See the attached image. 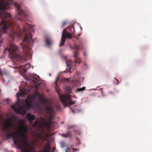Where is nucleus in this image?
Here are the masks:
<instances>
[{"instance_id": "nucleus-13", "label": "nucleus", "mask_w": 152, "mask_h": 152, "mask_svg": "<svg viewBox=\"0 0 152 152\" xmlns=\"http://www.w3.org/2000/svg\"><path fill=\"white\" fill-rule=\"evenodd\" d=\"M74 57L77 58L75 61V63H78L79 64H80L81 62V60L80 58L78 57V51H76L74 52Z\"/></svg>"}, {"instance_id": "nucleus-31", "label": "nucleus", "mask_w": 152, "mask_h": 152, "mask_svg": "<svg viewBox=\"0 0 152 152\" xmlns=\"http://www.w3.org/2000/svg\"><path fill=\"white\" fill-rule=\"evenodd\" d=\"M73 150L74 152H75L76 151V150H75V149H74V148H73Z\"/></svg>"}, {"instance_id": "nucleus-19", "label": "nucleus", "mask_w": 152, "mask_h": 152, "mask_svg": "<svg viewBox=\"0 0 152 152\" xmlns=\"http://www.w3.org/2000/svg\"><path fill=\"white\" fill-rule=\"evenodd\" d=\"M17 36V34L16 32L12 31L10 35V37L12 38V41L15 39V37Z\"/></svg>"}, {"instance_id": "nucleus-15", "label": "nucleus", "mask_w": 152, "mask_h": 152, "mask_svg": "<svg viewBox=\"0 0 152 152\" xmlns=\"http://www.w3.org/2000/svg\"><path fill=\"white\" fill-rule=\"evenodd\" d=\"M61 136L65 138L67 137L71 138L72 137L71 132L70 131H69L66 132L65 133L62 134H61Z\"/></svg>"}, {"instance_id": "nucleus-32", "label": "nucleus", "mask_w": 152, "mask_h": 152, "mask_svg": "<svg viewBox=\"0 0 152 152\" xmlns=\"http://www.w3.org/2000/svg\"><path fill=\"white\" fill-rule=\"evenodd\" d=\"M109 93L111 94H113V92H110Z\"/></svg>"}, {"instance_id": "nucleus-27", "label": "nucleus", "mask_w": 152, "mask_h": 152, "mask_svg": "<svg viewBox=\"0 0 152 152\" xmlns=\"http://www.w3.org/2000/svg\"><path fill=\"white\" fill-rule=\"evenodd\" d=\"M74 127V126H67V128L68 129H69L71 128H73Z\"/></svg>"}, {"instance_id": "nucleus-5", "label": "nucleus", "mask_w": 152, "mask_h": 152, "mask_svg": "<svg viewBox=\"0 0 152 152\" xmlns=\"http://www.w3.org/2000/svg\"><path fill=\"white\" fill-rule=\"evenodd\" d=\"M59 98L62 103L66 106H69L75 103L72 102L70 96L69 95H67L66 94L61 95V96H59Z\"/></svg>"}, {"instance_id": "nucleus-33", "label": "nucleus", "mask_w": 152, "mask_h": 152, "mask_svg": "<svg viewBox=\"0 0 152 152\" xmlns=\"http://www.w3.org/2000/svg\"><path fill=\"white\" fill-rule=\"evenodd\" d=\"M71 110H72V112H73V113H74V111H73V110L72 109H71Z\"/></svg>"}, {"instance_id": "nucleus-10", "label": "nucleus", "mask_w": 152, "mask_h": 152, "mask_svg": "<svg viewBox=\"0 0 152 152\" xmlns=\"http://www.w3.org/2000/svg\"><path fill=\"white\" fill-rule=\"evenodd\" d=\"M16 130H21L23 132L26 133L28 131V127L24 125L22 126H17L15 128Z\"/></svg>"}, {"instance_id": "nucleus-34", "label": "nucleus", "mask_w": 152, "mask_h": 152, "mask_svg": "<svg viewBox=\"0 0 152 152\" xmlns=\"http://www.w3.org/2000/svg\"><path fill=\"white\" fill-rule=\"evenodd\" d=\"M77 139L78 140V138H77Z\"/></svg>"}, {"instance_id": "nucleus-23", "label": "nucleus", "mask_w": 152, "mask_h": 152, "mask_svg": "<svg viewBox=\"0 0 152 152\" xmlns=\"http://www.w3.org/2000/svg\"><path fill=\"white\" fill-rule=\"evenodd\" d=\"M56 108L58 110H60L61 109V107L60 105H58L57 106Z\"/></svg>"}, {"instance_id": "nucleus-25", "label": "nucleus", "mask_w": 152, "mask_h": 152, "mask_svg": "<svg viewBox=\"0 0 152 152\" xmlns=\"http://www.w3.org/2000/svg\"><path fill=\"white\" fill-rule=\"evenodd\" d=\"M75 48L76 49L78 50V49H80V48L78 46H76V45H75Z\"/></svg>"}, {"instance_id": "nucleus-9", "label": "nucleus", "mask_w": 152, "mask_h": 152, "mask_svg": "<svg viewBox=\"0 0 152 152\" xmlns=\"http://www.w3.org/2000/svg\"><path fill=\"white\" fill-rule=\"evenodd\" d=\"M34 97V96H28L25 99L26 106L27 109L31 107L32 100Z\"/></svg>"}, {"instance_id": "nucleus-17", "label": "nucleus", "mask_w": 152, "mask_h": 152, "mask_svg": "<svg viewBox=\"0 0 152 152\" xmlns=\"http://www.w3.org/2000/svg\"><path fill=\"white\" fill-rule=\"evenodd\" d=\"M45 42L47 45L48 46H50L51 45L52 42V41L51 39L49 37H47L45 40Z\"/></svg>"}, {"instance_id": "nucleus-20", "label": "nucleus", "mask_w": 152, "mask_h": 152, "mask_svg": "<svg viewBox=\"0 0 152 152\" xmlns=\"http://www.w3.org/2000/svg\"><path fill=\"white\" fill-rule=\"evenodd\" d=\"M52 124V122L49 121H46L45 123V125L47 127L48 129H50L51 126Z\"/></svg>"}, {"instance_id": "nucleus-21", "label": "nucleus", "mask_w": 152, "mask_h": 152, "mask_svg": "<svg viewBox=\"0 0 152 152\" xmlns=\"http://www.w3.org/2000/svg\"><path fill=\"white\" fill-rule=\"evenodd\" d=\"M74 26L75 24H73L71 26L69 27L68 28L70 31L72 33H73L74 32H75Z\"/></svg>"}, {"instance_id": "nucleus-3", "label": "nucleus", "mask_w": 152, "mask_h": 152, "mask_svg": "<svg viewBox=\"0 0 152 152\" xmlns=\"http://www.w3.org/2000/svg\"><path fill=\"white\" fill-rule=\"evenodd\" d=\"M8 5V4H5L4 0H0V37L7 32L8 29L13 24L10 21L11 15L5 11Z\"/></svg>"}, {"instance_id": "nucleus-12", "label": "nucleus", "mask_w": 152, "mask_h": 152, "mask_svg": "<svg viewBox=\"0 0 152 152\" xmlns=\"http://www.w3.org/2000/svg\"><path fill=\"white\" fill-rule=\"evenodd\" d=\"M61 147L66 152H70L71 150L66 145L65 143L64 142H61Z\"/></svg>"}, {"instance_id": "nucleus-14", "label": "nucleus", "mask_w": 152, "mask_h": 152, "mask_svg": "<svg viewBox=\"0 0 152 152\" xmlns=\"http://www.w3.org/2000/svg\"><path fill=\"white\" fill-rule=\"evenodd\" d=\"M26 117L30 122H31L33 120L35 119L34 115H31L30 113L27 114Z\"/></svg>"}, {"instance_id": "nucleus-8", "label": "nucleus", "mask_w": 152, "mask_h": 152, "mask_svg": "<svg viewBox=\"0 0 152 152\" xmlns=\"http://www.w3.org/2000/svg\"><path fill=\"white\" fill-rule=\"evenodd\" d=\"M45 110L49 113V118L48 121L52 122L54 115V110L53 108L50 105L46 106L45 107Z\"/></svg>"}, {"instance_id": "nucleus-6", "label": "nucleus", "mask_w": 152, "mask_h": 152, "mask_svg": "<svg viewBox=\"0 0 152 152\" xmlns=\"http://www.w3.org/2000/svg\"><path fill=\"white\" fill-rule=\"evenodd\" d=\"M73 38V35L72 33L67 32V29H65L63 31L61 39L60 42V47L63 46L65 42L66 39H71Z\"/></svg>"}, {"instance_id": "nucleus-24", "label": "nucleus", "mask_w": 152, "mask_h": 152, "mask_svg": "<svg viewBox=\"0 0 152 152\" xmlns=\"http://www.w3.org/2000/svg\"><path fill=\"white\" fill-rule=\"evenodd\" d=\"M67 24V23L66 22H63L62 24V26H64L65 25H66Z\"/></svg>"}, {"instance_id": "nucleus-26", "label": "nucleus", "mask_w": 152, "mask_h": 152, "mask_svg": "<svg viewBox=\"0 0 152 152\" xmlns=\"http://www.w3.org/2000/svg\"><path fill=\"white\" fill-rule=\"evenodd\" d=\"M114 79L115 80H116L117 81V83H116V85H118V84H119L118 80L116 78H115Z\"/></svg>"}, {"instance_id": "nucleus-11", "label": "nucleus", "mask_w": 152, "mask_h": 152, "mask_svg": "<svg viewBox=\"0 0 152 152\" xmlns=\"http://www.w3.org/2000/svg\"><path fill=\"white\" fill-rule=\"evenodd\" d=\"M66 61V63L67 65V66L68 67V69L67 70L66 72H69L70 73L71 72V69L72 68V61L71 60H66V58H65Z\"/></svg>"}, {"instance_id": "nucleus-18", "label": "nucleus", "mask_w": 152, "mask_h": 152, "mask_svg": "<svg viewBox=\"0 0 152 152\" xmlns=\"http://www.w3.org/2000/svg\"><path fill=\"white\" fill-rule=\"evenodd\" d=\"M23 67L24 69L23 70V71L24 74L26 73L27 70L29 68V64H27L25 66H24Z\"/></svg>"}, {"instance_id": "nucleus-22", "label": "nucleus", "mask_w": 152, "mask_h": 152, "mask_svg": "<svg viewBox=\"0 0 152 152\" xmlns=\"http://www.w3.org/2000/svg\"><path fill=\"white\" fill-rule=\"evenodd\" d=\"M86 87H84L82 88L77 89L76 91H84Z\"/></svg>"}, {"instance_id": "nucleus-30", "label": "nucleus", "mask_w": 152, "mask_h": 152, "mask_svg": "<svg viewBox=\"0 0 152 152\" xmlns=\"http://www.w3.org/2000/svg\"><path fill=\"white\" fill-rule=\"evenodd\" d=\"M2 42H3V41H2V40H0V46H1V44Z\"/></svg>"}, {"instance_id": "nucleus-7", "label": "nucleus", "mask_w": 152, "mask_h": 152, "mask_svg": "<svg viewBox=\"0 0 152 152\" xmlns=\"http://www.w3.org/2000/svg\"><path fill=\"white\" fill-rule=\"evenodd\" d=\"M14 6L18 11V14L16 17V18L18 19L21 20L22 21L21 19V16L22 15L25 16V13L23 10L21 9V6L20 5L18 4L17 3H15L14 4Z\"/></svg>"}, {"instance_id": "nucleus-4", "label": "nucleus", "mask_w": 152, "mask_h": 152, "mask_svg": "<svg viewBox=\"0 0 152 152\" xmlns=\"http://www.w3.org/2000/svg\"><path fill=\"white\" fill-rule=\"evenodd\" d=\"M24 94L25 93L24 92H18L17 94V102L15 104L11 106L12 108L16 113L23 115H24L26 113V110L25 109V106L23 104L24 100L22 99L20 100L19 99L18 97L23 96Z\"/></svg>"}, {"instance_id": "nucleus-2", "label": "nucleus", "mask_w": 152, "mask_h": 152, "mask_svg": "<svg viewBox=\"0 0 152 152\" xmlns=\"http://www.w3.org/2000/svg\"><path fill=\"white\" fill-rule=\"evenodd\" d=\"M33 26L29 25L24 27L23 29L25 36L23 42L20 44L21 46L23 47V56L18 53V48L17 46L12 43H10L9 48H6L4 50V53H5L7 51H8L12 57L15 58L16 61L19 62H23L29 59L31 55V48L33 43L30 31L31 29L33 30Z\"/></svg>"}, {"instance_id": "nucleus-28", "label": "nucleus", "mask_w": 152, "mask_h": 152, "mask_svg": "<svg viewBox=\"0 0 152 152\" xmlns=\"http://www.w3.org/2000/svg\"><path fill=\"white\" fill-rule=\"evenodd\" d=\"M19 122L21 123H24V121L23 120H20L19 121Z\"/></svg>"}, {"instance_id": "nucleus-1", "label": "nucleus", "mask_w": 152, "mask_h": 152, "mask_svg": "<svg viewBox=\"0 0 152 152\" xmlns=\"http://www.w3.org/2000/svg\"><path fill=\"white\" fill-rule=\"evenodd\" d=\"M0 131L4 132L8 138L12 137L14 144L18 146L22 152H34V146L26 138V133L21 130L12 131L13 124L10 121H5L2 117L0 116Z\"/></svg>"}, {"instance_id": "nucleus-16", "label": "nucleus", "mask_w": 152, "mask_h": 152, "mask_svg": "<svg viewBox=\"0 0 152 152\" xmlns=\"http://www.w3.org/2000/svg\"><path fill=\"white\" fill-rule=\"evenodd\" d=\"M45 148L42 150V152H47L50 149V146L48 144H46L45 146Z\"/></svg>"}, {"instance_id": "nucleus-29", "label": "nucleus", "mask_w": 152, "mask_h": 152, "mask_svg": "<svg viewBox=\"0 0 152 152\" xmlns=\"http://www.w3.org/2000/svg\"><path fill=\"white\" fill-rule=\"evenodd\" d=\"M84 55L85 57H86L87 56V53H86V52H84Z\"/></svg>"}]
</instances>
